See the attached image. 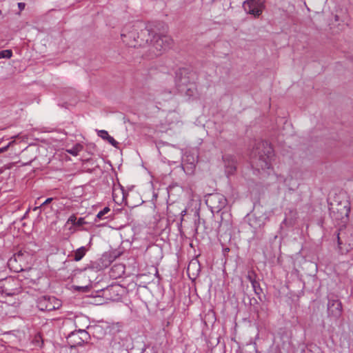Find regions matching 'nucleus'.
Wrapping results in <instances>:
<instances>
[{"mask_svg":"<svg viewBox=\"0 0 353 353\" xmlns=\"http://www.w3.org/2000/svg\"><path fill=\"white\" fill-rule=\"evenodd\" d=\"M79 332L83 335L81 337L83 341H87L89 339V334L85 330H79Z\"/></svg>","mask_w":353,"mask_h":353,"instance_id":"nucleus-20","label":"nucleus"},{"mask_svg":"<svg viewBox=\"0 0 353 353\" xmlns=\"http://www.w3.org/2000/svg\"><path fill=\"white\" fill-rule=\"evenodd\" d=\"M81 223V219H79V221H78V224L80 225Z\"/></svg>","mask_w":353,"mask_h":353,"instance_id":"nucleus-28","label":"nucleus"},{"mask_svg":"<svg viewBox=\"0 0 353 353\" xmlns=\"http://www.w3.org/2000/svg\"><path fill=\"white\" fill-rule=\"evenodd\" d=\"M342 304L338 299H329L327 303L328 316L333 319H338L342 314Z\"/></svg>","mask_w":353,"mask_h":353,"instance_id":"nucleus-7","label":"nucleus"},{"mask_svg":"<svg viewBox=\"0 0 353 353\" xmlns=\"http://www.w3.org/2000/svg\"><path fill=\"white\" fill-rule=\"evenodd\" d=\"M125 272V267L123 265L117 264L111 268V276L114 278L121 277Z\"/></svg>","mask_w":353,"mask_h":353,"instance_id":"nucleus-11","label":"nucleus"},{"mask_svg":"<svg viewBox=\"0 0 353 353\" xmlns=\"http://www.w3.org/2000/svg\"><path fill=\"white\" fill-rule=\"evenodd\" d=\"M122 288L120 285L114 284L107 287L103 290V296L110 301H118L121 299Z\"/></svg>","mask_w":353,"mask_h":353,"instance_id":"nucleus-8","label":"nucleus"},{"mask_svg":"<svg viewBox=\"0 0 353 353\" xmlns=\"http://www.w3.org/2000/svg\"><path fill=\"white\" fill-rule=\"evenodd\" d=\"M75 221H76V217L74 216H71L68 219V221H71V222H74Z\"/></svg>","mask_w":353,"mask_h":353,"instance_id":"nucleus-26","label":"nucleus"},{"mask_svg":"<svg viewBox=\"0 0 353 353\" xmlns=\"http://www.w3.org/2000/svg\"><path fill=\"white\" fill-rule=\"evenodd\" d=\"M225 196L220 193L210 194L206 196L205 203L214 213L219 212L227 205Z\"/></svg>","mask_w":353,"mask_h":353,"instance_id":"nucleus-4","label":"nucleus"},{"mask_svg":"<svg viewBox=\"0 0 353 353\" xmlns=\"http://www.w3.org/2000/svg\"><path fill=\"white\" fill-rule=\"evenodd\" d=\"M53 200L52 198H48L40 206V208H41L42 206L46 205V204H48L52 202V201Z\"/></svg>","mask_w":353,"mask_h":353,"instance_id":"nucleus-23","label":"nucleus"},{"mask_svg":"<svg viewBox=\"0 0 353 353\" xmlns=\"http://www.w3.org/2000/svg\"><path fill=\"white\" fill-rule=\"evenodd\" d=\"M185 212H185V210H183V211L182 212V215H184V214H185Z\"/></svg>","mask_w":353,"mask_h":353,"instance_id":"nucleus-27","label":"nucleus"},{"mask_svg":"<svg viewBox=\"0 0 353 353\" xmlns=\"http://www.w3.org/2000/svg\"><path fill=\"white\" fill-rule=\"evenodd\" d=\"M97 134L101 139L106 140L110 144H111L114 147H117L118 142L110 135H109L108 132L106 130H101L97 132Z\"/></svg>","mask_w":353,"mask_h":353,"instance_id":"nucleus-10","label":"nucleus"},{"mask_svg":"<svg viewBox=\"0 0 353 353\" xmlns=\"http://www.w3.org/2000/svg\"><path fill=\"white\" fill-rule=\"evenodd\" d=\"M12 56V52L10 50H4L0 52V58H10Z\"/></svg>","mask_w":353,"mask_h":353,"instance_id":"nucleus-18","label":"nucleus"},{"mask_svg":"<svg viewBox=\"0 0 353 353\" xmlns=\"http://www.w3.org/2000/svg\"><path fill=\"white\" fill-rule=\"evenodd\" d=\"M29 253L26 251L19 250L15 253L12 257L8 261V265L13 267V263L15 262L25 263L29 258Z\"/></svg>","mask_w":353,"mask_h":353,"instance_id":"nucleus-9","label":"nucleus"},{"mask_svg":"<svg viewBox=\"0 0 353 353\" xmlns=\"http://www.w3.org/2000/svg\"><path fill=\"white\" fill-rule=\"evenodd\" d=\"M1 14V11L0 10V15Z\"/></svg>","mask_w":353,"mask_h":353,"instance_id":"nucleus-30","label":"nucleus"},{"mask_svg":"<svg viewBox=\"0 0 353 353\" xmlns=\"http://www.w3.org/2000/svg\"><path fill=\"white\" fill-rule=\"evenodd\" d=\"M174 41L171 37L164 34H154L150 43V57L151 58L161 55L173 46Z\"/></svg>","mask_w":353,"mask_h":353,"instance_id":"nucleus-3","label":"nucleus"},{"mask_svg":"<svg viewBox=\"0 0 353 353\" xmlns=\"http://www.w3.org/2000/svg\"><path fill=\"white\" fill-rule=\"evenodd\" d=\"M15 271H16V272H19V270H18L17 268H16Z\"/></svg>","mask_w":353,"mask_h":353,"instance_id":"nucleus-29","label":"nucleus"},{"mask_svg":"<svg viewBox=\"0 0 353 353\" xmlns=\"http://www.w3.org/2000/svg\"><path fill=\"white\" fill-rule=\"evenodd\" d=\"M245 11L255 17H259L265 8L263 0H247L243 2Z\"/></svg>","mask_w":353,"mask_h":353,"instance_id":"nucleus-6","label":"nucleus"},{"mask_svg":"<svg viewBox=\"0 0 353 353\" xmlns=\"http://www.w3.org/2000/svg\"><path fill=\"white\" fill-rule=\"evenodd\" d=\"M235 170H236V167H235V165H234V163H232V165H230V166H228V167H227V170H226V172H227L228 174H233V173H234V172L235 171Z\"/></svg>","mask_w":353,"mask_h":353,"instance_id":"nucleus-21","label":"nucleus"},{"mask_svg":"<svg viewBox=\"0 0 353 353\" xmlns=\"http://www.w3.org/2000/svg\"><path fill=\"white\" fill-rule=\"evenodd\" d=\"M196 263H197L196 261H194V262L192 261V262H190L189 265H188V271H189L190 270L191 267L196 265Z\"/></svg>","mask_w":353,"mask_h":353,"instance_id":"nucleus-24","label":"nucleus"},{"mask_svg":"<svg viewBox=\"0 0 353 353\" xmlns=\"http://www.w3.org/2000/svg\"><path fill=\"white\" fill-rule=\"evenodd\" d=\"M37 306L41 311H52L61 306V301L54 296H42L37 299Z\"/></svg>","mask_w":353,"mask_h":353,"instance_id":"nucleus-5","label":"nucleus"},{"mask_svg":"<svg viewBox=\"0 0 353 353\" xmlns=\"http://www.w3.org/2000/svg\"><path fill=\"white\" fill-rule=\"evenodd\" d=\"M25 6L26 5H25L24 3L20 2V3H18V7H19L20 10H23L25 8Z\"/></svg>","mask_w":353,"mask_h":353,"instance_id":"nucleus-25","label":"nucleus"},{"mask_svg":"<svg viewBox=\"0 0 353 353\" xmlns=\"http://www.w3.org/2000/svg\"><path fill=\"white\" fill-rule=\"evenodd\" d=\"M154 32L141 22L127 25L123 30L121 37L129 47H144L151 43Z\"/></svg>","mask_w":353,"mask_h":353,"instance_id":"nucleus-1","label":"nucleus"},{"mask_svg":"<svg viewBox=\"0 0 353 353\" xmlns=\"http://www.w3.org/2000/svg\"><path fill=\"white\" fill-rule=\"evenodd\" d=\"M252 286L254 293L256 294L259 295L262 292V289H261L260 284L258 281H254V282L253 281Z\"/></svg>","mask_w":353,"mask_h":353,"instance_id":"nucleus-16","label":"nucleus"},{"mask_svg":"<svg viewBox=\"0 0 353 353\" xmlns=\"http://www.w3.org/2000/svg\"><path fill=\"white\" fill-rule=\"evenodd\" d=\"M72 288L77 292H88L90 290L89 285H85V286L73 285Z\"/></svg>","mask_w":353,"mask_h":353,"instance_id":"nucleus-17","label":"nucleus"},{"mask_svg":"<svg viewBox=\"0 0 353 353\" xmlns=\"http://www.w3.org/2000/svg\"><path fill=\"white\" fill-rule=\"evenodd\" d=\"M83 147L81 144L77 143L70 149H67L66 152L72 156H77L79 153L83 150Z\"/></svg>","mask_w":353,"mask_h":353,"instance_id":"nucleus-13","label":"nucleus"},{"mask_svg":"<svg viewBox=\"0 0 353 353\" xmlns=\"http://www.w3.org/2000/svg\"><path fill=\"white\" fill-rule=\"evenodd\" d=\"M86 252H87V249L85 248V247L82 246V247L78 248L74 252V254H73L74 261H81L83 259V257L85 255Z\"/></svg>","mask_w":353,"mask_h":353,"instance_id":"nucleus-12","label":"nucleus"},{"mask_svg":"<svg viewBox=\"0 0 353 353\" xmlns=\"http://www.w3.org/2000/svg\"><path fill=\"white\" fill-rule=\"evenodd\" d=\"M14 143V141H10L8 143V144L6 146L0 148V153L6 152L8 149V148L11 145H12Z\"/></svg>","mask_w":353,"mask_h":353,"instance_id":"nucleus-22","label":"nucleus"},{"mask_svg":"<svg viewBox=\"0 0 353 353\" xmlns=\"http://www.w3.org/2000/svg\"><path fill=\"white\" fill-rule=\"evenodd\" d=\"M32 343L35 346H38L40 347L43 346V341L42 339L41 334L40 333H37V334H35Z\"/></svg>","mask_w":353,"mask_h":353,"instance_id":"nucleus-15","label":"nucleus"},{"mask_svg":"<svg viewBox=\"0 0 353 353\" xmlns=\"http://www.w3.org/2000/svg\"><path fill=\"white\" fill-rule=\"evenodd\" d=\"M255 274L254 272H249L248 276H247V279L249 280V281L251 283V284H252V282L254 281H256V279H255Z\"/></svg>","mask_w":353,"mask_h":353,"instance_id":"nucleus-19","label":"nucleus"},{"mask_svg":"<svg viewBox=\"0 0 353 353\" xmlns=\"http://www.w3.org/2000/svg\"><path fill=\"white\" fill-rule=\"evenodd\" d=\"M274 150L268 141H260L251 154V164L257 170L270 169Z\"/></svg>","mask_w":353,"mask_h":353,"instance_id":"nucleus-2","label":"nucleus"},{"mask_svg":"<svg viewBox=\"0 0 353 353\" xmlns=\"http://www.w3.org/2000/svg\"><path fill=\"white\" fill-rule=\"evenodd\" d=\"M110 209L109 207H105L102 210L99 211L98 214H97V216L94 219L95 221H97L98 220H103L105 219V215L110 212Z\"/></svg>","mask_w":353,"mask_h":353,"instance_id":"nucleus-14","label":"nucleus"}]
</instances>
